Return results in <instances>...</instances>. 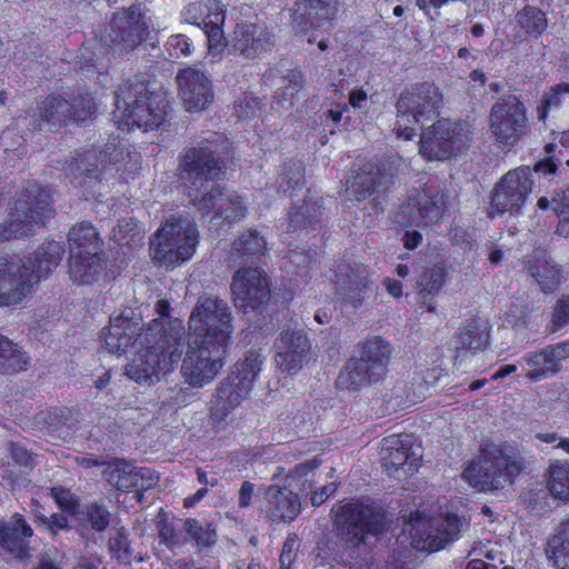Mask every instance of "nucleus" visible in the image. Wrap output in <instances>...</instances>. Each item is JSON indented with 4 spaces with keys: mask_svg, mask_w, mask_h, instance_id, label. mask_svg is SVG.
Segmentation results:
<instances>
[{
    "mask_svg": "<svg viewBox=\"0 0 569 569\" xmlns=\"http://www.w3.org/2000/svg\"><path fill=\"white\" fill-rule=\"evenodd\" d=\"M549 358L553 360L556 368L560 369V362L569 358V341H563L546 348Z\"/></svg>",
    "mask_w": 569,
    "mask_h": 569,
    "instance_id": "0e129e2a",
    "label": "nucleus"
},
{
    "mask_svg": "<svg viewBox=\"0 0 569 569\" xmlns=\"http://www.w3.org/2000/svg\"><path fill=\"white\" fill-rule=\"evenodd\" d=\"M283 82L286 87L291 90V94H293V92L299 91L303 87L305 78L302 71L298 69L289 70L283 76Z\"/></svg>",
    "mask_w": 569,
    "mask_h": 569,
    "instance_id": "338daca9",
    "label": "nucleus"
},
{
    "mask_svg": "<svg viewBox=\"0 0 569 569\" xmlns=\"http://www.w3.org/2000/svg\"><path fill=\"white\" fill-rule=\"evenodd\" d=\"M223 12L222 7L217 0H208L207 2L196 1L188 3L181 11L183 21L187 23L204 28L209 26L213 14Z\"/></svg>",
    "mask_w": 569,
    "mask_h": 569,
    "instance_id": "a18cd8bd",
    "label": "nucleus"
},
{
    "mask_svg": "<svg viewBox=\"0 0 569 569\" xmlns=\"http://www.w3.org/2000/svg\"><path fill=\"white\" fill-rule=\"evenodd\" d=\"M516 21L523 32L532 38L540 37L548 28L546 13L535 6H525L517 12Z\"/></svg>",
    "mask_w": 569,
    "mask_h": 569,
    "instance_id": "49530a36",
    "label": "nucleus"
},
{
    "mask_svg": "<svg viewBox=\"0 0 569 569\" xmlns=\"http://www.w3.org/2000/svg\"><path fill=\"white\" fill-rule=\"evenodd\" d=\"M53 216L51 192L46 187L29 181L10 207L0 230V238L9 240L29 236Z\"/></svg>",
    "mask_w": 569,
    "mask_h": 569,
    "instance_id": "39448f33",
    "label": "nucleus"
},
{
    "mask_svg": "<svg viewBox=\"0 0 569 569\" xmlns=\"http://www.w3.org/2000/svg\"><path fill=\"white\" fill-rule=\"evenodd\" d=\"M447 198L440 187L426 186L401 207L396 221L402 227H426L437 223L443 217Z\"/></svg>",
    "mask_w": 569,
    "mask_h": 569,
    "instance_id": "f3484780",
    "label": "nucleus"
},
{
    "mask_svg": "<svg viewBox=\"0 0 569 569\" xmlns=\"http://www.w3.org/2000/svg\"><path fill=\"white\" fill-rule=\"evenodd\" d=\"M465 526V520L456 515L427 518L417 513L406 530L410 535L411 546L415 549L432 552L456 540Z\"/></svg>",
    "mask_w": 569,
    "mask_h": 569,
    "instance_id": "4468645a",
    "label": "nucleus"
},
{
    "mask_svg": "<svg viewBox=\"0 0 569 569\" xmlns=\"http://www.w3.org/2000/svg\"><path fill=\"white\" fill-rule=\"evenodd\" d=\"M168 100L163 93L149 91L139 77L121 83L114 92L113 120L121 130L137 127L143 131L159 128L166 120Z\"/></svg>",
    "mask_w": 569,
    "mask_h": 569,
    "instance_id": "7ed1b4c3",
    "label": "nucleus"
},
{
    "mask_svg": "<svg viewBox=\"0 0 569 569\" xmlns=\"http://www.w3.org/2000/svg\"><path fill=\"white\" fill-rule=\"evenodd\" d=\"M335 527L348 549L366 555L371 545L370 539L386 528V518L380 509L370 502L360 500L350 501L342 506H336Z\"/></svg>",
    "mask_w": 569,
    "mask_h": 569,
    "instance_id": "20e7f679",
    "label": "nucleus"
},
{
    "mask_svg": "<svg viewBox=\"0 0 569 569\" xmlns=\"http://www.w3.org/2000/svg\"><path fill=\"white\" fill-rule=\"evenodd\" d=\"M547 552L556 569H569V519L549 538Z\"/></svg>",
    "mask_w": 569,
    "mask_h": 569,
    "instance_id": "79ce46f5",
    "label": "nucleus"
},
{
    "mask_svg": "<svg viewBox=\"0 0 569 569\" xmlns=\"http://www.w3.org/2000/svg\"><path fill=\"white\" fill-rule=\"evenodd\" d=\"M266 250L267 241L264 236L257 229H250L232 243L228 260L233 264L252 262L264 254Z\"/></svg>",
    "mask_w": 569,
    "mask_h": 569,
    "instance_id": "c9c22d12",
    "label": "nucleus"
},
{
    "mask_svg": "<svg viewBox=\"0 0 569 569\" xmlns=\"http://www.w3.org/2000/svg\"><path fill=\"white\" fill-rule=\"evenodd\" d=\"M569 323V296L557 301L553 310L552 326L558 330Z\"/></svg>",
    "mask_w": 569,
    "mask_h": 569,
    "instance_id": "680f3d73",
    "label": "nucleus"
},
{
    "mask_svg": "<svg viewBox=\"0 0 569 569\" xmlns=\"http://www.w3.org/2000/svg\"><path fill=\"white\" fill-rule=\"evenodd\" d=\"M337 11V0H299L292 9V24L301 32H307L323 26Z\"/></svg>",
    "mask_w": 569,
    "mask_h": 569,
    "instance_id": "cd10ccee",
    "label": "nucleus"
},
{
    "mask_svg": "<svg viewBox=\"0 0 569 569\" xmlns=\"http://www.w3.org/2000/svg\"><path fill=\"white\" fill-rule=\"evenodd\" d=\"M183 529L199 547L208 548L217 542L216 527L211 522L189 518L184 520Z\"/></svg>",
    "mask_w": 569,
    "mask_h": 569,
    "instance_id": "3c124183",
    "label": "nucleus"
},
{
    "mask_svg": "<svg viewBox=\"0 0 569 569\" xmlns=\"http://www.w3.org/2000/svg\"><path fill=\"white\" fill-rule=\"evenodd\" d=\"M11 457L20 466L31 467L34 463L32 453L18 443H11Z\"/></svg>",
    "mask_w": 569,
    "mask_h": 569,
    "instance_id": "69168bd1",
    "label": "nucleus"
},
{
    "mask_svg": "<svg viewBox=\"0 0 569 569\" xmlns=\"http://www.w3.org/2000/svg\"><path fill=\"white\" fill-rule=\"evenodd\" d=\"M120 157L116 143H108L100 151L99 157L92 150H86L83 152L77 151L76 156L66 162L64 171L67 174L74 178L86 176L90 179H97L100 170L98 160L101 164L117 162Z\"/></svg>",
    "mask_w": 569,
    "mask_h": 569,
    "instance_id": "7c9ffc66",
    "label": "nucleus"
},
{
    "mask_svg": "<svg viewBox=\"0 0 569 569\" xmlns=\"http://www.w3.org/2000/svg\"><path fill=\"white\" fill-rule=\"evenodd\" d=\"M261 103L258 97L243 94L236 103L234 110L239 118L247 119L257 117L260 113Z\"/></svg>",
    "mask_w": 569,
    "mask_h": 569,
    "instance_id": "4d7b16f0",
    "label": "nucleus"
},
{
    "mask_svg": "<svg viewBox=\"0 0 569 569\" xmlns=\"http://www.w3.org/2000/svg\"><path fill=\"white\" fill-rule=\"evenodd\" d=\"M447 281V270L443 263H436L425 269L418 278L419 299L423 305L439 293Z\"/></svg>",
    "mask_w": 569,
    "mask_h": 569,
    "instance_id": "ea45409f",
    "label": "nucleus"
},
{
    "mask_svg": "<svg viewBox=\"0 0 569 569\" xmlns=\"http://www.w3.org/2000/svg\"><path fill=\"white\" fill-rule=\"evenodd\" d=\"M532 278L543 292H552L560 282L559 269L546 257H538L529 266Z\"/></svg>",
    "mask_w": 569,
    "mask_h": 569,
    "instance_id": "de8ad7c7",
    "label": "nucleus"
},
{
    "mask_svg": "<svg viewBox=\"0 0 569 569\" xmlns=\"http://www.w3.org/2000/svg\"><path fill=\"white\" fill-rule=\"evenodd\" d=\"M51 497L62 510L67 512H74L77 510L78 501L70 490L63 487H53L51 488Z\"/></svg>",
    "mask_w": 569,
    "mask_h": 569,
    "instance_id": "052dcab7",
    "label": "nucleus"
},
{
    "mask_svg": "<svg viewBox=\"0 0 569 569\" xmlns=\"http://www.w3.org/2000/svg\"><path fill=\"white\" fill-rule=\"evenodd\" d=\"M188 330L189 338L229 348L234 327L228 302L213 296H200L190 315Z\"/></svg>",
    "mask_w": 569,
    "mask_h": 569,
    "instance_id": "9b49d317",
    "label": "nucleus"
},
{
    "mask_svg": "<svg viewBox=\"0 0 569 569\" xmlns=\"http://www.w3.org/2000/svg\"><path fill=\"white\" fill-rule=\"evenodd\" d=\"M39 520L47 527L52 536H57L60 530L68 528V519L61 513H53L50 517H39Z\"/></svg>",
    "mask_w": 569,
    "mask_h": 569,
    "instance_id": "e2e57ef3",
    "label": "nucleus"
},
{
    "mask_svg": "<svg viewBox=\"0 0 569 569\" xmlns=\"http://www.w3.org/2000/svg\"><path fill=\"white\" fill-rule=\"evenodd\" d=\"M64 254L61 242H43L22 263L0 262V306L20 303L42 278L56 269Z\"/></svg>",
    "mask_w": 569,
    "mask_h": 569,
    "instance_id": "f03ea898",
    "label": "nucleus"
},
{
    "mask_svg": "<svg viewBox=\"0 0 569 569\" xmlns=\"http://www.w3.org/2000/svg\"><path fill=\"white\" fill-rule=\"evenodd\" d=\"M198 230L187 217H170L150 240L151 260L167 269L188 261L196 251Z\"/></svg>",
    "mask_w": 569,
    "mask_h": 569,
    "instance_id": "0eeeda50",
    "label": "nucleus"
},
{
    "mask_svg": "<svg viewBox=\"0 0 569 569\" xmlns=\"http://www.w3.org/2000/svg\"><path fill=\"white\" fill-rule=\"evenodd\" d=\"M192 202L202 214H212L211 220H221L228 224L242 220L248 213V207L242 197L219 184L200 191L192 198Z\"/></svg>",
    "mask_w": 569,
    "mask_h": 569,
    "instance_id": "a211bd4d",
    "label": "nucleus"
},
{
    "mask_svg": "<svg viewBox=\"0 0 569 569\" xmlns=\"http://www.w3.org/2000/svg\"><path fill=\"white\" fill-rule=\"evenodd\" d=\"M183 336L180 323L156 319L144 329L140 319L118 316L110 319L100 338L111 353L120 356L129 349L138 350L126 375L139 383L151 385L171 372L180 360Z\"/></svg>",
    "mask_w": 569,
    "mask_h": 569,
    "instance_id": "f257e3e1",
    "label": "nucleus"
},
{
    "mask_svg": "<svg viewBox=\"0 0 569 569\" xmlns=\"http://www.w3.org/2000/svg\"><path fill=\"white\" fill-rule=\"evenodd\" d=\"M527 114L523 103L517 96L498 99L489 113V129L497 142L512 147L527 132Z\"/></svg>",
    "mask_w": 569,
    "mask_h": 569,
    "instance_id": "dca6fc26",
    "label": "nucleus"
},
{
    "mask_svg": "<svg viewBox=\"0 0 569 569\" xmlns=\"http://www.w3.org/2000/svg\"><path fill=\"white\" fill-rule=\"evenodd\" d=\"M109 549L117 559L123 563H129L132 558L130 542L123 531H118L109 539Z\"/></svg>",
    "mask_w": 569,
    "mask_h": 569,
    "instance_id": "5fc2aeb1",
    "label": "nucleus"
},
{
    "mask_svg": "<svg viewBox=\"0 0 569 569\" xmlns=\"http://www.w3.org/2000/svg\"><path fill=\"white\" fill-rule=\"evenodd\" d=\"M269 503V517L272 520L292 521L300 513L301 503L291 490L270 486L264 491Z\"/></svg>",
    "mask_w": 569,
    "mask_h": 569,
    "instance_id": "f704fd0d",
    "label": "nucleus"
},
{
    "mask_svg": "<svg viewBox=\"0 0 569 569\" xmlns=\"http://www.w3.org/2000/svg\"><path fill=\"white\" fill-rule=\"evenodd\" d=\"M87 519L96 531H103L110 523V512L104 506L91 503L87 506Z\"/></svg>",
    "mask_w": 569,
    "mask_h": 569,
    "instance_id": "6e6d98bb",
    "label": "nucleus"
},
{
    "mask_svg": "<svg viewBox=\"0 0 569 569\" xmlns=\"http://www.w3.org/2000/svg\"><path fill=\"white\" fill-rule=\"evenodd\" d=\"M521 361L528 367L526 378L531 381H541L559 371V368L555 367L553 360L549 358L546 348L539 352L526 355Z\"/></svg>",
    "mask_w": 569,
    "mask_h": 569,
    "instance_id": "c03bdc74",
    "label": "nucleus"
},
{
    "mask_svg": "<svg viewBox=\"0 0 569 569\" xmlns=\"http://www.w3.org/2000/svg\"><path fill=\"white\" fill-rule=\"evenodd\" d=\"M261 365L260 353L248 351L244 358L233 366L231 373L220 381L210 407V417L213 421H224L248 399L253 382L261 370Z\"/></svg>",
    "mask_w": 569,
    "mask_h": 569,
    "instance_id": "1a4fd4ad",
    "label": "nucleus"
},
{
    "mask_svg": "<svg viewBox=\"0 0 569 569\" xmlns=\"http://www.w3.org/2000/svg\"><path fill=\"white\" fill-rule=\"evenodd\" d=\"M276 363L284 371H298L310 349L307 337L301 331H283L274 342Z\"/></svg>",
    "mask_w": 569,
    "mask_h": 569,
    "instance_id": "c85d7f7f",
    "label": "nucleus"
},
{
    "mask_svg": "<svg viewBox=\"0 0 569 569\" xmlns=\"http://www.w3.org/2000/svg\"><path fill=\"white\" fill-rule=\"evenodd\" d=\"M158 537L161 543L172 549L183 543L180 532L168 521H160L158 525Z\"/></svg>",
    "mask_w": 569,
    "mask_h": 569,
    "instance_id": "13d9d810",
    "label": "nucleus"
},
{
    "mask_svg": "<svg viewBox=\"0 0 569 569\" xmlns=\"http://www.w3.org/2000/svg\"><path fill=\"white\" fill-rule=\"evenodd\" d=\"M391 183V174L377 166L367 163L352 178L348 192L358 202L376 194L373 201L380 203L381 194L389 189Z\"/></svg>",
    "mask_w": 569,
    "mask_h": 569,
    "instance_id": "bb28decb",
    "label": "nucleus"
},
{
    "mask_svg": "<svg viewBox=\"0 0 569 569\" xmlns=\"http://www.w3.org/2000/svg\"><path fill=\"white\" fill-rule=\"evenodd\" d=\"M33 530L20 513L0 522V547L19 560L30 558L29 541Z\"/></svg>",
    "mask_w": 569,
    "mask_h": 569,
    "instance_id": "c756f323",
    "label": "nucleus"
},
{
    "mask_svg": "<svg viewBox=\"0 0 569 569\" xmlns=\"http://www.w3.org/2000/svg\"><path fill=\"white\" fill-rule=\"evenodd\" d=\"M97 116V103L90 93H83L67 100L60 96L46 98L39 106L40 128L59 130L68 123L82 124Z\"/></svg>",
    "mask_w": 569,
    "mask_h": 569,
    "instance_id": "ddd939ff",
    "label": "nucleus"
},
{
    "mask_svg": "<svg viewBox=\"0 0 569 569\" xmlns=\"http://www.w3.org/2000/svg\"><path fill=\"white\" fill-rule=\"evenodd\" d=\"M278 189L283 193H291L305 184V168L300 161L284 163L277 181Z\"/></svg>",
    "mask_w": 569,
    "mask_h": 569,
    "instance_id": "603ef678",
    "label": "nucleus"
},
{
    "mask_svg": "<svg viewBox=\"0 0 569 569\" xmlns=\"http://www.w3.org/2000/svg\"><path fill=\"white\" fill-rule=\"evenodd\" d=\"M565 94H569V83H559L546 92L537 109L539 120H545L550 110L559 108Z\"/></svg>",
    "mask_w": 569,
    "mask_h": 569,
    "instance_id": "864d4df0",
    "label": "nucleus"
},
{
    "mask_svg": "<svg viewBox=\"0 0 569 569\" xmlns=\"http://www.w3.org/2000/svg\"><path fill=\"white\" fill-rule=\"evenodd\" d=\"M179 171L183 180L202 187L222 173V161L210 144L200 142L180 157Z\"/></svg>",
    "mask_w": 569,
    "mask_h": 569,
    "instance_id": "aec40b11",
    "label": "nucleus"
},
{
    "mask_svg": "<svg viewBox=\"0 0 569 569\" xmlns=\"http://www.w3.org/2000/svg\"><path fill=\"white\" fill-rule=\"evenodd\" d=\"M413 437L408 433L391 435L381 440L380 460L388 471H398L407 467L406 472H412L418 463L417 453L413 451Z\"/></svg>",
    "mask_w": 569,
    "mask_h": 569,
    "instance_id": "a878e982",
    "label": "nucleus"
},
{
    "mask_svg": "<svg viewBox=\"0 0 569 569\" xmlns=\"http://www.w3.org/2000/svg\"><path fill=\"white\" fill-rule=\"evenodd\" d=\"M442 104V93L431 82L406 89L396 102L395 132L398 137L410 140L415 136V126L435 119Z\"/></svg>",
    "mask_w": 569,
    "mask_h": 569,
    "instance_id": "9d476101",
    "label": "nucleus"
},
{
    "mask_svg": "<svg viewBox=\"0 0 569 569\" xmlns=\"http://www.w3.org/2000/svg\"><path fill=\"white\" fill-rule=\"evenodd\" d=\"M552 203V209L561 218L562 223L569 222V189L560 199L553 198Z\"/></svg>",
    "mask_w": 569,
    "mask_h": 569,
    "instance_id": "774afa93",
    "label": "nucleus"
},
{
    "mask_svg": "<svg viewBox=\"0 0 569 569\" xmlns=\"http://www.w3.org/2000/svg\"><path fill=\"white\" fill-rule=\"evenodd\" d=\"M69 253L101 251V239L96 228L89 222L74 224L68 233Z\"/></svg>",
    "mask_w": 569,
    "mask_h": 569,
    "instance_id": "4c0bfd02",
    "label": "nucleus"
},
{
    "mask_svg": "<svg viewBox=\"0 0 569 569\" xmlns=\"http://www.w3.org/2000/svg\"><path fill=\"white\" fill-rule=\"evenodd\" d=\"M271 47V36L264 27L242 23L234 29L233 48L244 58H254Z\"/></svg>",
    "mask_w": 569,
    "mask_h": 569,
    "instance_id": "2f4dec72",
    "label": "nucleus"
},
{
    "mask_svg": "<svg viewBox=\"0 0 569 569\" xmlns=\"http://www.w3.org/2000/svg\"><path fill=\"white\" fill-rule=\"evenodd\" d=\"M179 94L188 111L203 110L213 99L211 80L196 68H186L177 74Z\"/></svg>",
    "mask_w": 569,
    "mask_h": 569,
    "instance_id": "b1692460",
    "label": "nucleus"
},
{
    "mask_svg": "<svg viewBox=\"0 0 569 569\" xmlns=\"http://www.w3.org/2000/svg\"><path fill=\"white\" fill-rule=\"evenodd\" d=\"M469 555L473 558L467 569H516L506 565L505 555L496 542L476 541Z\"/></svg>",
    "mask_w": 569,
    "mask_h": 569,
    "instance_id": "e433bc0d",
    "label": "nucleus"
},
{
    "mask_svg": "<svg viewBox=\"0 0 569 569\" xmlns=\"http://www.w3.org/2000/svg\"><path fill=\"white\" fill-rule=\"evenodd\" d=\"M533 181L529 167H519L508 171L496 183L491 204L496 212H518L526 203L532 190Z\"/></svg>",
    "mask_w": 569,
    "mask_h": 569,
    "instance_id": "6ab92c4d",
    "label": "nucleus"
},
{
    "mask_svg": "<svg viewBox=\"0 0 569 569\" xmlns=\"http://www.w3.org/2000/svg\"><path fill=\"white\" fill-rule=\"evenodd\" d=\"M142 3L132 4L113 16L112 29L114 46L130 51L137 48L148 36L150 18Z\"/></svg>",
    "mask_w": 569,
    "mask_h": 569,
    "instance_id": "412c9836",
    "label": "nucleus"
},
{
    "mask_svg": "<svg viewBox=\"0 0 569 569\" xmlns=\"http://www.w3.org/2000/svg\"><path fill=\"white\" fill-rule=\"evenodd\" d=\"M391 355L392 348L386 340L380 337L367 339L359 346L358 356L351 358L340 371L338 388L356 391L378 382L387 373Z\"/></svg>",
    "mask_w": 569,
    "mask_h": 569,
    "instance_id": "6e6552de",
    "label": "nucleus"
},
{
    "mask_svg": "<svg viewBox=\"0 0 569 569\" xmlns=\"http://www.w3.org/2000/svg\"><path fill=\"white\" fill-rule=\"evenodd\" d=\"M522 468V458L512 449L489 443L481 448L478 460L465 470L463 476L479 490H495L511 485Z\"/></svg>",
    "mask_w": 569,
    "mask_h": 569,
    "instance_id": "423d86ee",
    "label": "nucleus"
},
{
    "mask_svg": "<svg viewBox=\"0 0 569 569\" xmlns=\"http://www.w3.org/2000/svg\"><path fill=\"white\" fill-rule=\"evenodd\" d=\"M322 217L323 207L321 198L312 194L311 191L308 190L302 202L300 204H296L289 211L286 231L298 232L307 229L308 227L313 228L316 224L321 222Z\"/></svg>",
    "mask_w": 569,
    "mask_h": 569,
    "instance_id": "72a5a7b5",
    "label": "nucleus"
},
{
    "mask_svg": "<svg viewBox=\"0 0 569 569\" xmlns=\"http://www.w3.org/2000/svg\"><path fill=\"white\" fill-rule=\"evenodd\" d=\"M29 360L21 346L0 333V373L12 375L24 371Z\"/></svg>",
    "mask_w": 569,
    "mask_h": 569,
    "instance_id": "58836bf2",
    "label": "nucleus"
},
{
    "mask_svg": "<svg viewBox=\"0 0 569 569\" xmlns=\"http://www.w3.org/2000/svg\"><path fill=\"white\" fill-rule=\"evenodd\" d=\"M547 486L550 495L562 502L569 501V462L555 460L548 467Z\"/></svg>",
    "mask_w": 569,
    "mask_h": 569,
    "instance_id": "a19ab883",
    "label": "nucleus"
},
{
    "mask_svg": "<svg viewBox=\"0 0 569 569\" xmlns=\"http://www.w3.org/2000/svg\"><path fill=\"white\" fill-rule=\"evenodd\" d=\"M231 290L236 306L244 313L258 309L270 298L268 278L257 268L238 270Z\"/></svg>",
    "mask_w": 569,
    "mask_h": 569,
    "instance_id": "4be33fe9",
    "label": "nucleus"
},
{
    "mask_svg": "<svg viewBox=\"0 0 569 569\" xmlns=\"http://www.w3.org/2000/svg\"><path fill=\"white\" fill-rule=\"evenodd\" d=\"M107 481L117 487L118 490H147L158 482L154 472L147 468H137L130 462L116 458L109 462L103 471Z\"/></svg>",
    "mask_w": 569,
    "mask_h": 569,
    "instance_id": "393cba45",
    "label": "nucleus"
},
{
    "mask_svg": "<svg viewBox=\"0 0 569 569\" xmlns=\"http://www.w3.org/2000/svg\"><path fill=\"white\" fill-rule=\"evenodd\" d=\"M111 237L121 247L136 248L143 243L144 230L133 218H123L113 227Z\"/></svg>",
    "mask_w": 569,
    "mask_h": 569,
    "instance_id": "37998d69",
    "label": "nucleus"
},
{
    "mask_svg": "<svg viewBox=\"0 0 569 569\" xmlns=\"http://www.w3.org/2000/svg\"><path fill=\"white\" fill-rule=\"evenodd\" d=\"M469 140L466 123L441 119L422 130L419 152L429 161H443L465 149Z\"/></svg>",
    "mask_w": 569,
    "mask_h": 569,
    "instance_id": "2eb2a0df",
    "label": "nucleus"
},
{
    "mask_svg": "<svg viewBox=\"0 0 569 569\" xmlns=\"http://www.w3.org/2000/svg\"><path fill=\"white\" fill-rule=\"evenodd\" d=\"M229 348L189 338L188 349L181 365L184 383L202 388L211 382L224 365Z\"/></svg>",
    "mask_w": 569,
    "mask_h": 569,
    "instance_id": "f8f14e48",
    "label": "nucleus"
},
{
    "mask_svg": "<svg viewBox=\"0 0 569 569\" xmlns=\"http://www.w3.org/2000/svg\"><path fill=\"white\" fill-rule=\"evenodd\" d=\"M488 333L477 323H470L462 328L455 337V348L458 351H477L486 347Z\"/></svg>",
    "mask_w": 569,
    "mask_h": 569,
    "instance_id": "09e8293b",
    "label": "nucleus"
},
{
    "mask_svg": "<svg viewBox=\"0 0 569 569\" xmlns=\"http://www.w3.org/2000/svg\"><path fill=\"white\" fill-rule=\"evenodd\" d=\"M166 49L173 59L188 57L191 53L190 43L183 34L171 36L166 43Z\"/></svg>",
    "mask_w": 569,
    "mask_h": 569,
    "instance_id": "bf43d9fd",
    "label": "nucleus"
},
{
    "mask_svg": "<svg viewBox=\"0 0 569 569\" xmlns=\"http://www.w3.org/2000/svg\"><path fill=\"white\" fill-rule=\"evenodd\" d=\"M212 18L211 21L207 22L209 26L204 27L203 30L207 34L209 56L213 60H218L227 47L226 38L221 29V24L224 21V12H217Z\"/></svg>",
    "mask_w": 569,
    "mask_h": 569,
    "instance_id": "8fccbe9b",
    "label": "nucleus"
},
{
    "mask_svg": "<svg viewBox=\"0 0 569 569\" xmlns=\"http://www.w3.org/2000/svg\"><path fill=\"white\" fill-rule=\"evenodd\" d=\"M104 268L102 251L69 253V277L73 283L91 284L100 279Z\"/></svg>",
    "mask_w": 569,
    "mask_h": 569,
    "instance_id": "473e14b6",
    "label": "nucleus"
},
{
    "mask_svg": "<svg viewBox=\"0 0 569 569\" xmlns=\"http://www.w3.org/2000/svg\"><path fill=\"white\" fill-rule=\"evenodd\" d=\"M368 274L367 268L358 262L338 266L335 273L336 292L345 305L352 309L362 305L370 292Z\"/></svg>",
    "mask_w": 569,
    "mask_h": 569,
    "instance_id": "5701e85b",
    "label": "nucleus"
}]
</instances>
